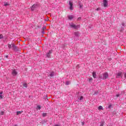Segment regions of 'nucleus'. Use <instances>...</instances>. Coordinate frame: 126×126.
Returning a JSON list of instances; mask_svg holds the SVG:
<instances>
[{
  "label": "nucleus",
  "mask_w": 126,
  "mask_h": 126,
  "mask_svg": "<svg viewBox=\"0 0 126 126\" xmlns=\"http://www.w3.org/2000/svg\"><path fill=\"white\" fill-rule=\"evenodd\" d=\"M4 6H7L9 5V3H7L6 2H4Z\"/></svg>",
  "instance_id": "nucleus-16"
},
{
  "label": "nucleus",
  "mask_w": 126,
  "mask_h": 126,
  "mask_svg": "<svg viewBox=\"0 0 126 126\" xmlns=\"http://www.w3.org/2000/svg\"><path fill=\"white\" fill-rule=\"evenodd\" d=\"M68 18L69 19V20H71L73 19V15H69L68 16Z\"/></svg>",
  "instance_id": "nucleus-12"
},
{
  "label": "nucleus",
  "mask_w": 126,
  "mask_h": 126,
  "mask_svg": "<svg viewBox=\"0 0 126 126\" xmlns=\"http://www.w3.org/2000/svg\"><path fill=\"white\" fill-rule=\"evenodd\" d=\"M125 77L126 78V73H125Z\"/></svg>",
  "instance_id": "nucleus-40"
},
{
  "label": "nucleus",
  "mask_w": 126,
  "mask_h": 126,
  "mask_svg": "<svg viewBox=\"0 0 126 126\" xmlns=\"http://www.w3.org/2000/svg\"><path fill=\"white\" fill-rule=\"evenodd\" d=\"M102 75H103L102 78H101V76L99 77V78H100L101 79H107V78L109 77V74H108V73L107 72L104 73Z\"/></svg>",
  "instance_id": "nucleus-3"
},
{
  "label": "nucleus",
  "mask_w": 126,
  "mask_h": 126,
  "mask_svg": "<svg viewBox=\"0 0 126 126\" xmlns=\"http://www.w3.org/2000/svg\"><path fill=\"white\" fill-rule=\"evenodd\" d=\"M103 6L107 7V6H108V1L107 0H103Z\"/></svg>",
  "instance_id": "nucleus-7"
},
{
  "label": "nucleus",
  "mask_w": 126,
  "mask_h": 126,
  "mask_svg": "<svg viewBox=\"0 0 126 126\" xmlns=\"http://www.w3.org/2000/svg\"><path fill=\"white\" fill-rule=\"evenodd\" d=\"M2 38H3L2 34H0V39H2Z\"/></svg>",
  "instance_id": "nucleus-25"
},
{
  "label": "nucleus",
  "mask_w": 126,
  "mask_h": 126,
  "mask_svg": "<svg viewBox=\"0 0 126 126\" xmlns=\"http://www.w3.org/2000/svg\"><path fill=\"white\" fill-rule=\"evenodd\" d=\"M37 109H38V110H40L41 109V105H37Z\"/></svg>",
  "instance_id": "nucleus-22"
},
{
  "label": "nucleus",
  "mask_w": 126,
  "mask_h": 126,
  "mask_svg": "<svg viewBox=\"0 0 126 126\" xmlns=\"http://www.w3.org/2000/svg\"><path fill=\"white\" fill-rule=\"evenodd\" d=\"M100 126H104V124H105V122L101 121V122H100Z\"/></svg>",
  "instance_id": "nucleus-14"
},
{
  "label": "nucleus",
  "mask_w": 126,
  "mask_h": 126,
  "mask_svg": "<svg viewBox=\"0 0 126 126\" xmlns=\"http://www.w3.org/2000/svg\"><path fill=\"white\" fill-rule=\"evenodd\" d=\"M6 58H7V56H6Z\"/></svg>",
  "instance_id": "nucleus-43"
},
{
  "label": "nucleus",
  "mask_w": 126,
  "mask_h": 126,
  "mask_svg": "<svg viewBox=\"0 0 126 126\" xmlns=\"http://www.w3.org/2000/svg\"><path fill=\"white\" fill-rule=\"evenodd\" d=\"M52 53H53L52 50H49V52L46 54V57H47V58H50L51 57V54Z\"/></svg>",
  "instance_id": "nucleus-8"
},
{
  "label": "nucleus",
  "mask_w": 126,
  "mask_h": 126,
  "mask_svg": "<svg viewBox=\"0 0 126 126\" xmlns=\"http://www.w3.org/2000/svg\"><path fill=\"white\" fill-rule=\"evenodd\" d=\"M41 33H42V34H44V33H45V32H44V30H42Z\"/></svg>",
  "instance_id": "nucleus-28"
},
{
  "label": "nucleus",
  "mask_w": 126,
  "mask_h": 126,
  "mask_svg": "<svg viewBox=\"0 0 126 126\" xmlns=\"http://www.w3.org/2000/svg\"><path fill=\"white\" fill-rule=\"evenodd\" d=\"M93 76L94 78H96L97 75H96V72H93Z\"/></svg>",
  "instance_id": "nucleus-13"
},
{
  "label": "nucleus",
  "mask_w": 126,
  "mask_h": 126,
  "mask_svg": "<svg viewBox=\"0 0 126 126\" xmlns=\"http://www.w3.org/2000/svg\"><path fill=\"white\" fill-rule=\"evenodd\" d=\"M77 20H78V21H80V20H81V17H79V18H78Z\"/></svg>",
  "instance_id": "nucleus-30"
},
{
  "label": "nucleus",
  "mask_w": 126,
  "mask_h": 126,
  "mask_svg": "<svg viewBox=\"0 0 126 126\" xmlns=\"http://www.w3.org/2000/svg\"><path fill=\"white\" fill-rule=\"evenodd\" d=\"M3 98V96H2V94H0V99H2Z\"/></svg>",
  "instance_id": "nucleus-27"
},
{
  "label": "nucleus",
  "mask_w": 126,
  "mask_h": 126,
  "mask_svg": "<svg viewBox=\"0 0 126 126\" xmlns=\"http://www.w3.org/2000/svg\"><path fill=\"white\" fill-rule=\"evenodd\" d=\"M121 94H116V97H120Z\"/></svg>",
  "instance_id": "nucleus-32"
},
{
  "label": "nucleus",
  "mask_w": 126,
  "mask_h": 126,
  "mask_svg": "<svg viewBox=\"0 0 126 126\" xmlns=\"http://www.w3.org/2000/svg\"><path fill=\"white\" fill-rule=\"evenodd\" d=\"M100 9H101V8L100 7H98L97 8L96 10H97V11H98V10H100Z\"/></svg>",
  "instance_id": "nucleus-29"
},
{
  "label": "nucleus",
  "mask_w": 126,
  "mask_h": 126,
  "mask_svg": "<svg viewBox=\"0 0 126 126\" xmlns=\"http://www.w3.org/2000/svg\"><path fill=\"white\" fill-rule=\"evenodd\" d=\"M93 80V79L92 78H91L89 79V82H91Z\"/></svg>",
  "instance_id": "nucleus-26"
},
{
  "label": "nucleus",
  "mask_w": 126,
  "mask_h": 126,
  "mask_svg": "<svg viewBox=\"0 0 126 126\" xmlns=\"http://www.w3.org/2000/svg\"><path fill=\"white\" fill-rule=\"evenodd\" d=\"M108 108H109V109H111V108H112V105H109V106H108Z\"/></svg>",
  "instance_id": "nucleus-31"
},
{
  "label": "nucleus",
  "mask_w": 126,
  "mask_h": 126,
  "mask_svg": "<svg viewBox=\"0 0 126 126\" xmlns=\"http://www.w3.org/2000/svg\"><path fill=\"white\" fill-rule=\"evenodd\" d=\"M69 26L70 27H71V28H74V29H78V28H80V25H75L73 23H71L69 24Z\"/></svg>",
  "instance_id": "nucleus-1"
},
{
  "label": "nucleus",
  "mask_w": 126,
  "mask_h": 126,
  "mask_svg": "<svg viewBox=\"0 0 126 126\" xmlns=\"http://www.w3.org/2000/svg\"><path fill=\"white\" fill-rule=\"evenodd\" d=\"M79 100H80V101L83 100V96H80Z\"/></svg>",
  "instance_id": "nucleus-24"
},
{
  "label": "nucleus",
  "mask_w": 126,
  "mask_h": 126,
  "mask_svg": "<svg viewBox=\"0 0 126 126\" xmlns=\"http://www.w3.org/2000/svg\"><path fill=\"white\" fill-rule=\"evenodd\" d=\"M122 75H123V72H120L117 74L116 77L117 78H120V77H122Z\"/></svg>",
  "instance_id": "nucleus-9"
},
{
  "label": "nucleus",
  "mask_w": 126,
  "mask_h": 126,
  "mask_svg": "<svg viewBox=\"0 0 126 126\" xmlns=\"http://www.w3.org/2000/svg\"><path fill=\"white\" fill-rule=\"evenodd\" d=\"M108 60L109 61H112V58H109Z\"/></svg>",
  "instance_id": "nucleus-39"
},
{
  "label": "nucleus",
  "mask_w": 126,
  "mask_h": 126,
  "mask_svg": "<svg viewBox=\"0 0 126 126\" xmlns=\"http://www.w3.org/2000/svg\"><path fill=\"white\" fill-rule=\"evenodd\" d=\"M39 7V4H34L31 7V10H35L37 9V7Z\"/></svg>",
  "instance_id": "nucleus-4"
},
{
  "label": "nucleus",
  "mask_w": 126,
  "mask_h": 126,
  "mask_svg": "<svg viewBox=\"0 0 126 126\" xmlns=\"http://www.w3.org/2000/svg\"><path fill=\"white\" fill-rule=\"evenodd\" d=\"M54 126H60V125H58V124H56Z\"/></svg>",
  "instance_id": "nucleus-38"
},
{
  "label": "nucleus",
  "mask_w": 126,
  "mask_h": 126,
  "mask_svg": "<svg viewBox=\"0 0 126 126\" xmlns=\"http://www.w3.org/2000/svg\"><path fill=\"white\" fill-rule=\"evenodd\" d=\"M66 85H69L70 84V81H67L65 83Z\"/></svg>",
  "instance_id": "nucleus-18"
},
{
  "label": "nucleus",
  "mask_w": 126,
  "mask_h": 126,
  "mask_svg": "<svg viewBox=\"0 0 126 126\" xmlns=\"http://www.w3.org/2000/svg\"><path fill=\"white\" fill-rule=\"evenodd\" d=\"M8 48L9 50H10L11 48H12V45L11 44H8Z\"/></svg>",
  "instance_id": "nucleus-17"
},
{
  "label": "nucleus",
  "mask_w": 126,
  "mask_h": 126,
  "mask_svg": "<svg viewBox=\"0 0 126 126\" xmlns=\"http://www.w3.org/2000/svg\"><path fill=\"white\" fill-rule=\"evenodd\" d=\"M23 86H24V87H25L26 88H27V83H24L23 84Z\"/></svg>",
  "instance_id": "nucleus-19"
},
{
  "label": "nucleus",
  "mask_w": 126,
  "mask_h": 126,
  "mask_svg": "<svg viewBox=\"0 0 126 126\" xmlns=\"http://www.w3.org/2000/svg\"><path fill=\"white\" fill-rule=\"evenodd\" d=\"M79 39V32H74V40L77 41Z\"/></svg>",
  "instance_id": "nucleus-2"
},
{
  "label": "nucleus",
  "mask_w": 126,
  "mask_h": 126,
  "mask_svg": "<svg viewBox=\"0 0 126 126\" xmlns=\"http://www.w3.org/2000/svg\"><path fill=\"white\" fill-rule=\"evenodd\" d=\"M12 45V48L14 51H18V49H17V46L14 44V43H11Z\"/></svg>",
  "instance_id": "nucleus-6"
},
{
  "label": "nucleus",
  "mask_w": 126,
  "mask_h": 126,
  "mask_svg": "<svg viewBox=\"0 0 126 126\" xmlns=\"http://www.w3.org/2000/svg\"><path fill=\"white\" fill-rule=\"evenodd\" d=\"M3 93V92H0V95H2V94Z\"/></svg>",
  "instance_id": "nucleus-35"
},
{
  "label": "nucleus",
  "mask_w": 126,
  "mask_h": 126,
  "mask_svg": "<svg viewBox=\"0 0 126 126\" xmlns=\"http://www.w3.org/2000/svg\"><path fill=\"white\" fill-rule=\"evenodd\" d=\"M69 4L70 5L69 9L70 10H73V3L71 1H69Z\"/></svg>",
  "instance_id": "nucleus-5"
},
{
  "label": "nucleus",
  "mask_w": 126,
  "mask_h": 126,
  "mask_svg": "<svg viewBox=\"0 0 126 126\" xmlns=\"http://www.w3.org/2000/svg\"><path fill=\"white\" fill-rule=\"evenodd\" d=\"M22 113H23V111H17V115L18 116L19 115H21Z\"/></svg>",
  "instance_id": "nucleus-15"
},
{
  "label": "nucleus",
  "mask_w": 126,
  "mask_h": 126,
  "mask_svg": "<svg viewBox=\"0 0 126 126\" xmlns=\"http://www.w3.org/2000/svg\"><path fill=\"white\" fill-rule=\"evenodd\" d=\"M14 126H18L17 125H14Z\"/></svg>",
  "instance_id": "nucleus-42"
},
{
  "label": "nucleus",
  "mask_w": 126,
  "mask_h": 126,
  "mask_svg": "<svg viewBox=\"0 0 126 126\" xmlns=\"http://www.w3.org/2000/svg\"><path fill=\"white\" fill-rule=\"evenodd\" d=\"M122 93L124 94V93H125V92H122Z\"/></svg>",
  "instance_id": "nucleus-41"
},
{
  "label": "nucleus",
  "mask_w": 126,
  "mask_h": 126,
  "mask_svg": "<svg viewBox=\"0 0 126 126\" xmlns=\"http://www.w3.org/2000/svg\"><path fill=\"white\" fill-rule=\"evenodd\" d=\"M98 110H103V107H102V106H99L98 107Z\"/></svg>",
  "instance_id": "nucleus-21"
},
{
  "label": "nucleus",
  "mask_w": 126,
  "mask_h": 126,
  "mask_svg": "<svg viewBox=\"0 0 126 126\" xmlns=\"http://www.w3.org/2000/svg\"><path fill=\"white\" fill-rule=\"evenodd\" d=\"M82 126H84V122H82Z\"/></svg>",
  "instance_id": "nucleus-36"
},
{
  "label": "nucleus",
  "mask_w": 126,
  "mask_h": 126,
  "mask_svg": "<svg viewBox=\"0 0 126 126\" xmlns=\"http://www.w3.org/2000/svg\"><path fill=\"white\" fill-rule=\"evenodd\" d=\"M42 115V117H46V116H47V113H43Z\"/></svg>",
  "instance_id": "nucleus-23"
},
{
  "label": "nucleus",
  "mask_w": 126,
  "mask_h": 126,
  "mask_svg": "<svg viewBox=\"0 0 126 126\" xmlns=\"http://www.w3.org/2000/svg\"><path fill=\"white\" fill-rule=\"evenodd\" d=\"M122 26H125V23H122Z\"/></svg>",
  "instance_id": "nucleus-37"
},
{
  "label": "nucleus",
  "mask_w": 126,
  "mask_h": 126,
  "mask_svg": "<svg viewBox=\"0 0 126 126\" xmlns=\"http://www.w3.org/2000/svg\"><path fill=\"white\" fill-rule=\"evenodd\" d=\"M12 74L13 76H15V75H17V71L15 69L12 70Z\"/></svg>",
  "instance_id": "nucleus-10"
},
{
  "label": "nucleus",
  "mask_w": 126,
  "mask_h": 126,
  "mask_svg": "<svg viewBox=\"0 0 126 126\" xmlns=\"http://www.w3.org/2000/svg\"><path fill=\"white\" fill-rule=\"evenodd\" d=\"M45 29H46V27H43L42 28V30H44Z\"/></svg>",
  "instance_id": "nucleus-34"
},
{
  "label": "nucleus",
  "mask_w": 126,
  "mask_h": 126,
  "mask_svg": "<svg viewBox=\"0 0 126 126\" xmlns=\"http://www.w3.org/2000/svg\"><path fill=\"white\" fill-rule=\"evenodd\" d=\"M0 115H1V116H3V115H4V112L3 111H1Z\"/></svg>",
  "instance_id": "nucleus-20"
},
{
  "label": "nucleus",
  "mask_w": 126,
  "mask_h": 126,
  "mask_svg": "<svg viewBox=\"0 0 126 126\" xmlns=\"http://www.w3.org/2000/svg\"><path fill=\"white\" fill-rule=\"evenodd\" d=\"M48 76H50V77H53L54 75H55V72H50L49 74H47Z\"/></svg>",
  "instance_id": "nucleus-11"
},
{
  "label": "nucleus",
  "mask_w": 126,
  "mask_h": 126,
  "mask_svg": "<svg viewBox=\"0 0 126 126\" xmlns=\"http://www.w3.org/2000/svg\"><path fill=\"white\" fill-rule=\"evenodd\" d=\"M79 7H80V8H81V7H82V5H81V4H79Z\"/></svg>",
  "instance_id": "nucleus-33"
}]
</instances>
